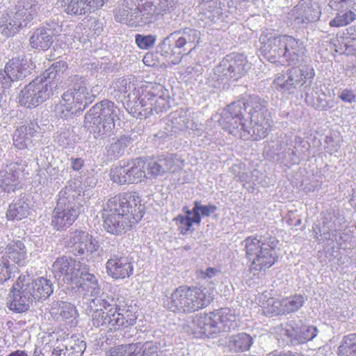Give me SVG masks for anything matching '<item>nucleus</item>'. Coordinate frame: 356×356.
I'll list each match as a JSON object with an SVG mask.
<instances>
[{"label": "nucleus", "instance_id": "nucleus-32", "mask_svg": "<svg viewBox=\"0 0 356 356\" xmlns=\"http://www.w3.org/2000/svg\"><path fill=\"white\" fill-rule=\"evenodd\" d=\"M102 307L105 311H107L108 316H109V323H108V329L117 330L118 327V324L115 323V320L118 318H120V314L118 312V308H120V305H118L116 301L113 299L106 300L102 298H94L91 300L90 302V307L91 309H93L94 307Z\"/></svg>", "mask_w": 356, "mask_h": 356}, {"label": "nucleus", "instance_id": "nucleus-53", "mask_svg": "<svg viewBox=\"0 0 356 356\" xmlns=\"http://www.w3.org/2000/svg\"><path fill=\"white\" fill-rule=\"evenodd\" d=\"M131 343L124 344L111 348L108 356H134Z\"/></svg>", "mask_w": 356, "mask_h": 356}, {"label": "nucleus", "instance_id": "nucleus-7", "mask_svg": "<svg viewBox=\"0 0 356 356\" xmlns=\"http://www.w3.org/2000/svg\"><path fill=\"white\" fill-rule=\"evenodd\" d=\"M212 299L206 288L183 285L172 291L164 306L174 313L191 314L207 307Z\"/></svg>", "mask_w": 356, "mask_h": 356}, {"label": "nucleus", "instance_id": "nucleus-24", "mask_svg": "<svg viewBox=\"0 0 356 356\" xmlns=\"http://www.w3.org/2000/svg\"><path fill=\"white\" fill-rule=\"evenodd\" d=\"M67 245L73 248L76 256L92 254L99 248L98 242L88 233L76 230L69 236Z\"/></svg>", "mask_w": 356, "mask_h": 356}, {"label": "nucleus", "instance_id": "nucleus-8", "mask_svg": "<svg viewBox=\"0 0 356 356\" xmlns=\"http://www.w3.org/2000/svg\"><path fill=\"white\" fill-rule=\"evenodd\" d=\"M237 315L229 308H221L207 314L196 315L190 327L196 338L213 337L220 332H229L236 325Z\"/></svg>", "mask_w": 356, "mask_h": 356}, {"label": "nucleus", "instance_id": "nucleus-62", "mask_svg": "<svg viewBox=\"0 0 356 356\" xmlns=\"http://www.w3.org/2000/svg\"><path fill=\"white\" fill-rule=\"evenodd\" d=\"M67 68L66 63L64 61H58L54 63L52 66L46 70L44 74H48L49 72H54L56 74V77L58 76V72L62 70H65Z\"/></svg>", "mask_w": 356, "mask_h": 356}, {"label": "nucleus", "instance_id": "nucleus-9", "mask_svg": "<svg viewBox=\"0 0 356 356\" xmlns=\"http://www.w3.org/2000/svg\"><path fill=\"white\" fill-rule=\"evenodd\" d=\"M81 188L76 181L70 182L58 195L57 204L53 211L51 225L56 230L69 227L80 214L79 203Z\"/></svg>", "mask_w": 356, "mask_h": 356}, {"label": "nucleus", "instance_id": "nucleus-14", "mask_svg": "<svg viewBox=\"0 0 356 356\" xmlns=\"http://www.w3.org/2000/svg\"><path fill=\"white\" fill-rule=\"evenodd\" d=\"M315 75L313 67L309 65L293 67L284 74L278 75L273 81V87L284 94H294L297 90L312 80Z\"/></svg>", "mask_w": 356, "mask_h": 356}, {"label": "nucleus", "instance_id": "nucleus-42", "mask_svg": "<svg viewBox=\"0 0 356 356\" xmlns=\"http://www.w3.org/2000/svg\"><path fill=\"white\" fill-rule=\"evenodd\" d=\"M131 138L128 136H121L120 138H113L112 142L107 147L108 155L118 158L122 154L125 148L131 143Z\"/></svg>", "mask_w": 356, "mask_h": 356}, {"label": "nucleus", "instance_id": "nucleus-1", "mask_svg": "<svg viewBox=\"0 0 356 356\" xmlns=\"http://www.w3.org/2000/svg\"><path fill=\"white\" fill-rule=\"evenodd\" d=\"M219 123L230 134L253 140L266 137L273 125L268 102L257 95L230 104L222 110Z\"/></svg>", "mask_w": 356, "mask_h": 356}, {"label": "nucleus", "instance_id": "nucleus-31", "mask_svg": "<svg viewBox=\"0 0 356 356\" xmlns=\"http://www.w3.org/2000/svg\"><path fill=\"white\" fill-rule=\"evenodd\" d=\"M29 288L33 301L44 300L54 292L53 284L50 280L43 277L29 280Z\"/></svg>", "mask_w": 356, "mask_h": 356}, {"label": "nucleus", "instance_id": "nucleus-16", "mask_svg": "<svg viewBox=\"0 0 356 356\" xmlns=\"http://www.w3.org/2000/svg\"><path fill=\"white\" fill-rule=\"evenodd\" d=\"M35 65L26 56L15 57L6 64L3 71H0V89L2 91L10 86L15 81L27 76Z\"/></svg>", "mask_w": 356, "mask_h": 356}, {"label": "nucleus", "instance_id": "nucleus-40", "mask_svg": "<svg viewBox=\"0 0 356 356\" xmlns=\"http://www.w3.org/2000/svg\"><path fill=\"white\" fill-rule=\"evenodd\" d=\"M252 344V338L246 333H240L232 336L229 342L231 349L235 352L245 351L248 350Z\"/></svg>", "mask_w": 356, "mask_h": 356}, {"label": "nucleus", "instance_id": "nucleus-57", "mask_svg": "<svg viewBox=\"0 0 356 356\" xmlns=\"http://www.w3.org/2000/svg\"><path fill=\"white\" fill-rule=\"evenodd\" d=\"M266 308L268 309V312L269 313H275L276 314H284V312L282 311V300L278 299L270 298L268 300ZM266 307V306H264Z\"/></svg>", "mask_w": 356, "mask_h": 356}, {"label": "nucleus", "instance_id": "nucleus-5", "mask_svg": "<svg viewBox=\"0 0 356 356\" xmlns=\"http://www.w3.org/2000/svg\"><path fill=\"white\" fill-rule=\"evenodd\" d=\"M260 51L266 59L281 65L296 64L302 60L306 49L302 41L288 35H275L266 30L259 37Z\"/></svg>", "mask_w": 356, "mask_h": 356}, {"label": "nucleus", "instance_id": "nucleus-11", "mask_svg": "<svg viewBox=\"0 0 356 356\" xmlns=\"http://www.w3.org/2000/svg\"><path fill=\"white\" fill-rule=\"evenodd\" d=\"M120 109L114 103L104 100L96 104L86 113V126L95 138L104 136L115 127V122L119 119Z\"/></svg>", "mask_w": 356, "mask_h": 356}, {"label": "nucleus", "instance_id": "nucleus-19", "mask_svg": "<svg viewBox=\"0 0 356 356\" xmlns=\"http://www.w3.org/2000/svg\"><path fill=\"white\" fill-rule=\"evenodd\" d=\"M86 267L80 261L72 257H61L56 259L52 265V273L58 280L63 277L64 283L69 285V289L73 283H77L78 277L83 273Z\"/></svg>", "mask_w": 356, "mask_h": 356}, {"label": "nucleus", "instance_id": "nucleus-64", "mask_svg": "<svg viewBox=\"0 0 356 356\" xmlns=\"http://www.w3.org/2000/svg\"><path fill=\"white\" fill-rule=\"evenodd\" d=\"M108 1V0H88V1L90 5V10L99 9Z\"/></svg>", "mask_w": 356, "mask_h": 356}, {"label": "nucleus", "instance_id": "nucleus-41", "mask_svg": "<svg viewBox=\"0 0 356 356\" xmlns=\"http://www.w3.org/2000/svg\"><path fill=\"white\" fill-rule=\"evenodd\" d=\"M88 0H64L65 12L70 15H81L90 11Z\"/></svg>", "mask_w": 356, "mask_h": 356}, {"label": "nucleus", "instance_id": "nucleus-45", "mask_svg": "<svg viewBox=\"0 0 356 356\" xmlns=\"http://www.w3.org/2000/svg\"><path fill=\"white\" fill-rule=\"evenodd\" d=\"M173 220L176 222L180 233L184 235L191 230L193 223H196L195 216L190 210L186 211V215H178Z\"/></svg>", "mask_w": 356, "mask_h": 356}, {"label": "nucleus", "instance_id": "nucleus-49", "mask_svg": "<svg viewBox=\"0 0 356 356\" xmlns=\"http://www.w3.org/2000/svg\"><path fill=\"white\" fill-rule=\"evenodd\" d=\"M356 18V15L351 10L341 11L330 22L332 27H340L351 23Z\"/></svg>", "mask_w": 356, "mask_h": 356}, {"label": "nucleus", "instance_id": "nucleus-59", "mask_svg": "<svg viewBox=\"0 0 356 356\" xmlns=\"http://www.w3.org/2000/svg\"><path fill=\"white\" fill-rule=\"evenodd\" d=\"M328 5L334 10H339L347 4L348 8L356 10V0H327Z\"/></svg>", "mask_w": 356, "mask_h": 356}, {"label": "nucleus", "instance_id": "nucleus-25", "mask_svg": "<svg viewBox=\"0 0 356 356\" xmlns=\"http://www.w3.org/2000/svg\"><path fill=\"white\" fill-rule=\"evenodd\" d=\"M291 138L286 135H281L275 139H271L268 142V145L272 149V153L274 154H282V159L289 160L292 163H296L298 160L297 155V144L302 143V139L300 137H296L294 149H291L289 145H291Z\"/></svg>", "mask_w": 356, "mask_h": 356}, {"label": "nucleus", "instance_id": "nucleus-21", "mask_svg": "<svg viewBox=\"0 0 356 356\" xmlns=\"http://www.w3.org/2000/svg\"><path fill=\"white\" fill-rule=\"evenodd\" d=\"M183 166L182 161L175 154L161 156L156 160L145 161L147 178L162 176L168 172H175Z\"/></svg>", "mask_w": 356, "mask_h": 356}, {"label": "nucleus", "instance_id": "nucleus-13", "mask_svg": "<svg viewBox=\"0 0 356 356\" xmlns=\"http://www.w3.org/2000/svg\"><path fill=\"white\" fill-rule=\"evenodd\" d=\"M93 90L90 91L84 82L74 84L72 89L63 93L56 109L61 118H67L71 114L83 111L91 104L95 97Z\"/></svg>", "mask_w": 356, "mask_h": 356}, {"label": "nucleus", "instance_id": "nucleus-23", "mask_svg": "<svg viewBox=\"0 0 356 356\" xmlns=\"http://www.w3.org/2000/svg\"><path fill=\"white\" fill-rule=\"evenodd\" d=\"M344 222V218L337 217L334 214L328 213L325 214L323 218V227L320 229L321 236L326 240L336 241L341 248H345L343 242L350 239L348 232H341L338 236L337 232L341 230V225Z\"/></svg>", "mask_w": 356, "mask_h": 356}, {"label": "nucleus", "instance_id": "nucleus-18", "mask_svg": "<svg viewBox=\"0 0 356 356\" xmlns=\"http://www.w3.org/2000/svg\"><path fill=\"white\" fill-rule=\"evenodd\" d=\"M250 68L246 58L243 55H234L229 58L222 60L220 63L213 69V79L219 83L225 79H233L237 80L244 74Z\"/></svg>", "mask_w": 356, "mask_h": 356}, {"label": "nucleus", "instance_id": "nucleus-61", "mask_svg": "<svg viewBox=\"0 0 356 356\" xmlns=\"http://www.w3.org/2000/svg\"><path fill=\"white\" fill-rule=\"evenodd\" d=\"M49 32V35L53 39V37L59 34L61 31V26L58 24V20L52 19L49 22L46 24V26H44Z\"/></svg>", "mask_w": 356, "mask_h": 356}, {"label": "nucleus", "instance_id": "nucleus-15", "mask_svg": "<svg viewBox=\"0 0 356 356\" xmlns=\"http://www.w3.org/2000/svg\"><path fill=\"white\" fill-rule=\"evenodd\" d=\"M29 275H20L13 286L6 298V307L16 314H21L29 310L33 304L31 292L29 288Z\"/></svg>", "mask_w": 356, "mask_h": 356}, {"label": "nucleus", "instance_id": "nucleus-34", "mask_svg": "<svg viewBox=\"0 0 356 356\" xmlns=\"http://www.w3.org/2000/svg\"><path fill=\"white\" fill-rule=\"evenodd\" d=\"M297 17L296 19L298 23L308 24L319 19L321 10L317 4L312 3H302L299 4L295 9Z\"/></svg>", "mask_w": 356, "mask_h": 356}, {"label": "nucleus", "instance_id": "nucleus-51", "mask_svg": "<svg viewBox=\"0 0 356 356\" xmlns=\"http://www.w3.org/2000/svg\"><path fill=\"white\" fill-rule=\"evenodd\" d=\"M125 164L123 165L112 168L110 171V177L111 180L118 184H129L128 175Z\"/></svg>", "mask_w": 356, "mask_h": 356}, {"label": "nucleus", "instance_id": "nucleus-36", "mask_svg": "<svg viewBox=\"0 0 356 356\" xmlns=\"http://www.w3.org/2000/svg\"><path fill=\"white\" fill-rule=\"evenodd\" d=\"M129 184H135L142 181L146 175L145 161L141 158H136L126 165Z\"/></svg>", "mask_w": 356, "mask_h": 356}, {"label": "nucleus", "instance_id": "nucleus-12", "mask_svg": "<svg viewBox=\"0 0 356 356\" xmlns=\"http://www.w3.org/2000/svg\"><path fill=\"white\" fill-rule=\"evenodd\" d=\"M56 74L49 72L43 74L26 85L20 92L19 102L22 106L32 108L42 104L53 92V88L57 86L54 81Z\"/></svg>", "mask_w": 356, "mask_h": 356}, {"label": "nucleus", "instance_id": "nucleus-37", "mask_svg": "<svg viewBox=\"0 0 356 356\" xmlns=\"http://www.w3.org/2000/svg\"><path fill=\"white\" fill-rule=\"evenodd\" d=\"M22 29L21 24L13 15V12L6 13L0 18V32L8 38L14 35L19 29Z\"/></svg>", "mask_w": 356, "mask_h": 356}, {"label": "nucleus", "instance_id": "nucleus-2", "mask_svg": "<svg viewBox=\"0 0 356 356\" xmlns=\"http://www.w3.org/2000/svg\"><path fill=\"white\" fill-rule=\"evenodd\" d=\"M144 207L136 192H127L110 198L104 207V227L111 234H119L143 216Z\"/></svg>", "mask_w": 356, "mask_h": 356}, {"label": "nucleus", "instance_id": "nucleus-26", "mask_svg": "<svg viewBox=\"0 0 356 356\" xmlns=\"http://www.w3.org/2000/svg\"><path fill=\"white\" fill-rule=\"evenodd\" d=\"M0 255L13 266L17 264L19 266H24L28 262L26 246L19 240L0 248Z\"/></svg>", "mask_w": 356, "mask_h": 356}, {"label": "nucleus", "instance_id": "nucleus-3", "mask_svg": "<svg viewBox=\"0 0 356 356\" xmlns=\"http://www.w3.org/2000/svg\"><path fill=\"white\" fill-rule=\"evenodd\" d=\"M133 86L125 79L118 80L113 85L115 90L123 95L126 108L134 118H146L154 112L159 113L169 107L168 97L165 95L161 86L145 90L142 88H134L126 96Z\"/></svg>", "mask_w": 356, "mask_h": 356}, {"label": "nucleus", "instance_id": "nucleus-30", "mask_svg": "<svg viewBox=\"0 0 356 356\" xmlns=\"http://www.w3.org/2000/svg\"><path fill=\"white\" fill-rule=\"evenodd\" d=\"M202 8L203 11L199 15V19L204 22V25L215 26L216 29L221 28L223 22L222 10L217 3L213 1L204 2Z\"/></svg>", "mask_w": 356, "mask_h": 356}, {"label": "nucleus", "instance_id": "nucleus-20", "mask_svg": "<svg viewBox=\"0 0 356 356\" xmlns=\"http://www.w3.org/2000/svg\"><path fill=\"white\" fill-rule=\"evenodd\" d=\"M278 329L280 336L286 337L293 346L306 343L313 340L318 333L316 326L293 321L282 325Z\"/></svg>", "mask_w": 356, "mask_h": 356}, {"label": "nucleus", "instance_id": "nucleus-35", "mask_svg": "<svg viewBox=\"0 0 356 356\" xmlns=\"http://www.w3.org/2000/svg\"><path fill=\"white\" fill-rule=\"evenodd\" d=\"M29 200L24 196L15 200L8 207L6 216L8 220H20L29 214Z\"/></svg>", "mask_w": 356, "mask_h": 356}, {"label": "nucleus", "instance_id": "nucleus-54", "mask_svg": "<svg viewBox=\"0 0 356 356\" xmlns=\"http://www.w3.org/2000/svg\"><path fill=\"white\" fill-rule=\"evenodd\" d=\"M60 315L65 320H70L76 317V310L75 307L67 302H58Z\"/></svg>", "mask_w": 356, "mask_h": 356}, {"label": "nucleus", "instance_id": "nucleus-46", "mask_svg": "<svg viewBox=\"0 0 356 356\" xmlns=\"http://www.w3.org/2000/svg\"><path fill=\"white\" fill-rule=\"evenodd\" d=\"M65 353L70 356H81L86 348V342L76 337L65 339Z\"/></svg>", "mask_w": 356, "mask_h": 356}, {"label": "nucleus", "instance_id": "nucleus-4", "mask_svg": "<svg viewBox=\"0 0 356 356\" xmlns=\"http://www.w3.org/2000/svg\"><path fill=\"white\" fill-rule=\"evenodd\" d=\"M177 5V0H124L115 10V19L131 26L149 24L173 11Z\"/></svg>", "mask_w": 356, "mask_h": 356}, {"label": "nucleus", "instance_id": "nucleus-63", "mask_svg": "<svg viewBox=\"0 0 356 356\" xmlns=\"http://www.w3.org/2000/svg\"><path fill=\"white\" fill-rule=\"evenodd\" d=\"M65 348L66 349L67 347H66V342L65 340L63 341V342L58 341V346L54 348L53 350V355L54 356H70L67 353H65Z\"/></svg>", "mask_w": 356, "mask_h": 356}, {"label": "nucleus", "instance_id": "nucleus-39", "mask_svg": "<svg viewBox=\"0 0 356 356\" xmlns=\"http://www.w3.org/2000/svg\"><path fill=\"white\" fill-rule=\"evenodd\" d=\"M134 356H158L159 346L156 343L145 341L131 343Z\"/></svg>", "mask_w": 356, "mask_h": 356}, {"label": "nucleus", "instance_id": "nucleus-43", "mask_svg": "<svg viewBox=\"0 0 356 356\" xmlns=\"http://www.w3.org/2000/svg\"><path fill=\"white\" fill-rule=\"evenodd\" d=\"M339 356H356V333L343 337L338 348Z\"/></svg>", "mask_w": 356, "mask_h": 356}, {"label": "nucleus", "instance_id": "nucleus-58", "mask_svg": "<svg viewBox=\"0 0 356 356\" xmlns=\"http://www.w3.org/2000/svg\"><path fill=\"white\" fill-rule=\"evenodd\" d=\"M338 97L344 103L353 104L356 102V92L350 88H344L339 91Z\"/></svg>", "mask_w": 356, "mask_h": 356}, {"label": "nucleus", "instance_id": "nucleus-60", "mask_svg": "<svg viewBox=\"0 0 356 356\" xmlns=\"http://www.w3.org/2000/svg\"><path fill=\"white\" fill-rule=\"evenodd\" d=\"M73 136H74L69 131H65L57 136V140L60 146L66 147L72 145L74 139L72 138Z\"/></svg>", "mask_w": 356, "mask_h": 356}, {"label": "nucleus", "instance_id": "nucleus-27", "mask_svg": "<svg viewBox=\"0 0 356 356\" xmlns=\"http://www.w3.org/2000/svg\"><path fill=\"white\" fill-rule=\"evenodd\" d=\"M40 127L35 121H30L18 127L13 133V145L19 149H24L32 144V138L38 134Z\"/></svg>", "mask_w": 356, "mask_h": 356}, {"label": "nucleus", "instance_id": "nucleus-28", "mask_svg": "<svg viewBox=\"0 0 356 356\" xmlns=\"http://www.w3.org/2000/svg\"><path fill=\"white\" fill-rule=\"evenodd\" d=\"M70 289L78 291L83 296L95 298H97L96 296L100 291L97 279L95 275L89 273L87 266L83 269V273L79 275L77 283H73Z\"/></svg>", "mask_w": 356, "mask_h": 356}, {"label": "nucleus", "instance_id": "nucleus-48", "mask_svg": "<svg viewBox=\"0 0 356 356\" xmlns=\"http://www.w3.org/2000/svg\"><path fill=\"white\" fill-rule=\"evenodd\" d=\"M95 310L92 314V323L96 327H102V329L108 328L109 316H108L107 311H105L102 307H94Z\"/></svg>", "mask_w": 356, "mask_h": 356}, {"label": "nucleus", "instance_id": "nucleus-22", "mask_svg": "<svg viewBox=\"0 0 356 356\" xmlns=\"http://www.w3.org/2000/svg\"><path fill=\"white\" fill-rule=\"evenodd\" d=\"M106 273L115 280H123L131 276L134 273L133 259L122 253L114 252L106 264Z\"/></svg>", "mask_w": 356, "mask_h": 356}, {"label": "nucleus", "instance_id": "nucleus-52", "mask_svg": "<svg viewBox=\"0 0 356 356\" xmlns=\"http://www.w3.org/2000/svg\"><path fill=\"white\" fill-rule=\"evenodd\" d=\"M216 210L213 205H202L198 202L195 203V207L192 209L193 214L195 216V221L199 224L201 221L200 213L202 216H209Z\"/></svg>", "mask_w": 356, "mask_h": 356}, {"label": "nucleus", "instance_id": "nucleus-6", "mask_svg": "<svg viewBox=\"0 0 356 356\" xmlns=\"http://www.w3.org/2000/svg\"><path fill=\"white\" fill-rule=\"evenodd\" d=\"M277 244L278 241L272 236H249L242 241L246 258L250 263V271L254 275L265 271L277 261Z\"/></svg>", "mask_w": 356, "mask_h": 356}, {"label": "nucleus", "instance_id": "nucleus-56", "mask_svg": "<svg viewBox=\"0 0 356 356\" xmlns=\"http://www.w3.org/2000/svg\"><path fill=\"white\" fill-rule=\"evenodd\" d=\"M156 38L152 35H136V43L142 49H148L152 47L155 43Z\"/></svg>", "mask_w": 356, "mask_h": 356}, {"label": "nucleus", "instance_id": "nucleus-47", "mask_svg": "<svg viewBox=\"0 0 356 356\" xmlns=\"http://www.w3.org/2000/svg\"><path fill=\"white\" fill-rule=\"evenodd\" d=\"M169 122L168 126L171 127V131L173 133L185 130L188 127V120L186 116V113L184 114L178 112L172 113Z\"/></svg>", "mask_w": 356, "mask_h": 356}, {"label": "nucleus", "instance_id": "nucleus-10", "mask_svg": "<svg viewBox=\"0 0 356 356\" xmlns=\"http://www.w3.org/2000/svg\"><path fill=\"white\" fill-rule=\"evenodd\" d=\"M200 36V32L195 29H179L163 38L159 49L162 56L172 58V65H177L181 61L184 51L188 50V54L196 48Z\"/></svg>", "mask_w": 356, "mask_h": 356}, {"label": "nucleus", "instance_id": "nucleus-44", "mask_svg": "<svg viewBox=\"0 0 356 356\" xmlns=\"http://www.w3.org/2000/svg\"><path fill=\"white\" fill-rule=\"evenodd\" d=\"M282 311L284 314L295 312L300 309L305 302V298L302 295H294L293 296L282 298Z\"/></svg>", "mask_w": 356, "mask_h": 356}, {"label": "nucleus", "instance_id": "nucleus-55", "mask_svg": "<svg viewBox=\"0 0 356 356\" xmlns=\"http://www.w3.org/2000/svg\"><path fill=\"white\" fill-rule=\"evenodd\" d=\"M13 266L0 255V283L10 278Z\"/></svg>", "mask_w": 356, "mask_h": 356}, {"label": "nucleus", "instance_id": "nucleus-33", "mask_svg": "<svg viewBox=\"0 0 356 356\" xmlns=\"http://www.w3.org/2000/svg\"><path fill=\"white\" fill-rule=\"evenodd\" d=\"M306 102L319 111H326L333 108L336 103L334 98H327V95L321 89L312 91L311 93L306 92Z\"/></svg>", "mask_w": 356, "mask_h": 356}, {"label": "nucleus", "instance_id": "nucleus-50", "mask_svg": "<svg viewBox=\"0 0 356 356\" xmlns=\"http://www.w3.org/2000/svg\"><path fill=\"white\" fill-rule=\"evenodd\" d=\"M118 312L120 316V318L115 320V323L118 324V327H129L136 323L137 316L131 311L122 308L120 306L118 308Z\"/></svg>", "mask_w": 356, "mask_h": 356}, {"label": "nucleus", "instance_id": "nucleus-17", "mask_svg": "<svg viewBox=\"0 0 356 356\" xmlns=\"http://www.w3.org/2000/svg\"><path fill=\"white\" fill-rule=\"evenodd\" d=\"M28 163L22 159L8 163L0 170V187L6 192H14L21 181L29 175Z\"/></svg>", "mask_w": 356, "mask_h": 356}, {"label": "nucleus", "instance_id": "nucleus-29", "mask_svg": "<svg viewBox=\"0 0 356 356\" xmlns=\"http://www.w3.org/2000/svg\"><path fill=\"white\" fill-rule=\"evenodd\" d=\"M13 15L23 28L27 26L37 15L40 4L35 0H23L17 3Z\"/></svg>", "mask_w": 356, "mask_h": 356}, {"label": "nucleus", "instance_id": "nucleus-38", "mask_svg": "<svg viewBox=\"0 0 356 356\" xmlns=\"http://www.w3.org/2000/svg\"><path fill=\"white\" fill-rule=\"evenodd\" d=\"M52 42L53 39L44 27L37 29L30 38V44L34 49H48Z\"/></svg>", "mask_w": 356, "mask_h": 356}]
</instances>
